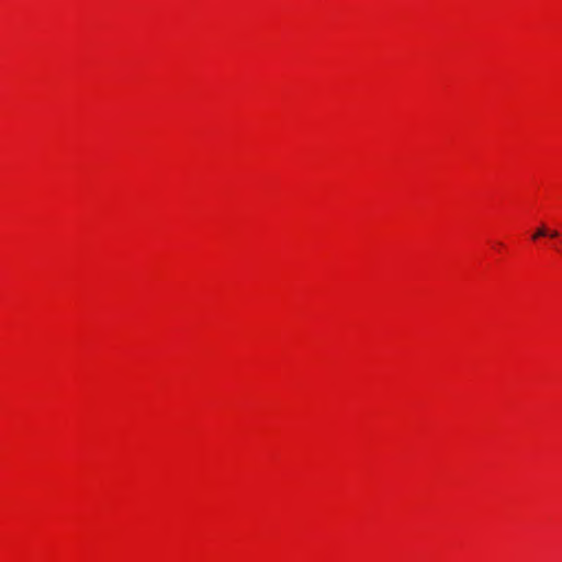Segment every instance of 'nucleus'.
Listing matches in <instances>:
<instances>
[{
    "instance_id": "obj_1",
    "label": "nucleus",
    "mask_w": 562,
    "mask_h": 562,
    "mask_svg": "<svg viewBox=\"0 0 562 562\" xmlns=\"http://www.w3.org/2000/svg\"><path fill=\"white\" fill-rule=\"evenodd\" d=\"M544 236H548L550 238H557L560 236V233L557 229L549 231L547 228V226L544 224H542L540 227L537 228V231L532 235V239L536 240V239H538L540 237H544Z\"/></svg>"
}]
</instances>
